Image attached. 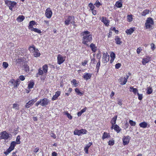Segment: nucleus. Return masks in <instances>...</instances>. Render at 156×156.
<instances>
[{"instance_id": "1", "label": "nucleus", "mask_w": 156, "mask_h": 156, "mask_svg": "<svg viewBox=\"0 0 156 156\" xmlns=\"http://www.w3.org/2000/svg\"><path fill=\"white\" fill-rule=\"evenodd\" d=\"M83 36L82 39V43L83 44L88 46V43L91 42L92 40V35L88 31H85L82 33Z\"/></svg>"}, {"instance_id": "2", "label": "nucleus", "mask_w": 156, "mask_h": 156, "mask_svg": "<svg viewBox=\"0 0 156 156\" xmlns=\"http://www.w3.org/2000/svg\"><path fill=\"white\" fill-rule=\"evenodd\" d=\"M5 4L7 5L11 11H12V8L15 5H16L17 3L14 1H8V0H5Z\"/></svg>"}, {"instance_id": "3", "label": "nucleus", "mask_w": 156, "mask_h": 156, "mask_svg": "<svg viewBox=\"0 0 156 156\" xmlns=\"http://www.w3.org/2000/svg\"><path fill=\"white\" fill-rule=\"evenodd\" d=\"M74 22V17L73 16H69L65 20V24L66 25H68L69 23H73Z\"/></svg>"}, {"instance_id": "4", "label": "nucleus", "mask_w": 156, "mask_h": 156, "mask_svg": "<svg viewBox=\"0 0 156 156\" xmlns=\"http://www.w3.org/2000/svg\"><path fill=\"white\" fill-rule=\"evenodd\" d=\"M9 135L6 131L2 132L0 133V139L7 140L9 136Z\"/></svg>"}, {"instance_id": "5", "label": "nucleus", "mask_w": 156, "mask_h": 156, "mask_svg": "<svg viewBox=\"0 0 156 156\" xmlns=\"http://www.w3.org/2000/svg\"><path fill=\"white\" fill-rule=\"evenodd\" d=\"M87 132V130L84 129H82L80 130L76 129L74 131V134L75 135L80 136L82 134H86Z\"/></svg>"}, {"instance_id": "6", "label": "nucleus", "mask_w": 156, "mask_h": 156, "mask_svg": "<svg viewBox=\"0 0 156 156\" xmlns=\"http://www.w3.org/2000/svg\"><path fill=\"white\" fill-rule=\"evenodd\" d=\"M20 79H17L16 80L14 79L11 80L9 83L14 86L13 88L17 87L19 86L20 83Z\"/></svg>"}, {"instance_id": "7", "label": "nucleus", "mask_w": 156, "mask_h": 156, "mask_svg": "<svg viewBox=\"0 0 156 156\" xmlns=\"http://www.w3.org/2000/svg\"><path fill=\"white\" fill-rule=\"evenodd\" d=\"M65 57L62 56V55L59 54L57 56V63L59 64L62 63L65 61Z\"/></svg>"}, {"instance_id": "8", "label": "nucleus", "mask_w": 156, "mask_h": 156, "mask_svg": "<svg viewBox=\"0 0 156 156\" xmlns=\"http://www.w3.org/2000/svg\"><path fill=\"white\" fill-rule=\"evenodd\" d=\"M130 138L129 136L123 137L122 138L123 144L124 145H126L129 143Z\"/></svg>"}, {"instance_id": "9", "label": "nucleus", "mask_w": 156, "mask_h": 156, "mask_svg": "<svg viewBox=\"0 0 156 156\" xmlns=\"http://www.w3.org/2000/svg\"><path fill=\"white\" fill-rule=\"evenodd\" d=\"M52 13V12L50 8H48L46 9L45 15L47 18H51Z\"/></svg>"}, {"instance_id": "10", "label": "nucleus", "mask_w": 156, "mask_h": 156, "mask_svg": "<svg viewBox=\"0 0 156 156\" xmlns=\"http://www.w3.org/2000/svg\"><path fill=\"white\" fill-rule=\"evenodd\" d=\"M49 102V100L47 98H44L42 100L41 99V105L45 107L47 105Z\"/></svg>"}, {"instance_id": "11", "label": "nucleus", "mask_w": 156, "mask_h": 156, "mask_svg": "<svg viewBox=\"0 0 156 156\" xmlns=\"http://www.w3.org/2000/svg\"><path fill=\"white\" fill-rule=\"evenodd\" d=\"M103 62L104 63H105L109 60V56L107 54L104 53L103 56Z\"/></svg>"}, {"instance_id": "12", "label": "nucleus", "mask_w": 156, "mask_h": 156, "mask_svg": "<svg viewBox=\"0 0 156 156\" xmlns=\"http://www.w3.org/2000/svg\"><path fill=\"white\" fill-rule=\"evenodd\" d=\"M119 81L120 82L121 85H124L127 82V79L125 77H122L119 80Z\"/></svg>"}, {"instance_id": "13", "label": "nucleus", "mask_w": 156, "mask_h": 156, "mask_svg": "<svg viewBox=\"0 0 156 156\" xmlns=\"http://www.w3.org/2000/svg\"><path fill=\"white\" fill-rule=\"evenodd\" d=\"M61 92L59 91H57L55 94L52 97L51 100L54 101L57 99L58 97L60 95Z\"/></svg>"}, {"instance_id": "14", "label": "nucleus", "mask_w": 156, "mask_h": 156, "mask_svg": "<svg viewBox=\"0 0 156 156\" xmlns=\"http://www.w3.org/2000/svg\"><path fill=\"white\" fill-rule=\"evenodd\" d=\"M91 76V74L86 73H84L83 75V78L84 79L87 80L89 79H90Z\"/></svg>"}, {"instance_id": "15", "label": "nucleus", "mask_w": 156, "mask_h": 156, "mask_svg": "<svg viewBox=\"0 0 156 156\" xmlns=\"http://www.w3.org/2000/svg\"><path fill=\"white\" fill-rule=\"evenodd\" d=\"M117 118V115H115L114 117H113L111 120V123L112 124V126L111 129H113V128L114 126L116 123V121Z\"/></svg>"}, {"instance_id": "16", "label": "nucleus", "mask_w": 156, "mask_h": 156, "mask_svg": "<svg viewBox=\"0 0 156 156\" xmlns=\"http://www.w3.org/2000/svg\"><path fill=\"white\" fill-rule=\"evenodd\" d=\"M90 47L91 50L94 52H95L97 50V47H96L95 44L93 43H91L90 45Z\"/></svg>"}, {"instance_id": "17", "label": "nucleus", "mask_w": 156, "mask_h": 156, "mask_svg": "<svg viewBox=\"0 0 156 156\" xmlns=\"http://www.w3.org/2000/svg\"><path fill=\"white\" fill-rule=\"evenodd\" d=\"M110 136L109 133L106 132H104L102 135V138L104 140L105 138H109Z\"/></svg>"}, {"instance_id": "18", "label": "nucleus", "mask_w": 156, "mask_h": 156, "mask_svg": "<svg viewBox=\"0 0 156 156\" xmlns=\"http://www.w3.org/2000/svg\"><path fill=\"white\" fill-rule=\"evenodd\" d=\"M40 55V53L39 52V50L37 48L34 51V55L35 57H38Z\"/></svg>"}, {"instance_id": "19", "label": "nucleus", "mask_w": 156, "mask_h": 156, "mask_svg": "<svg viewBox=\"0 0 156 156\" xmlns=\"http://www.w3.org/2000/svg\"><path fill=\"white\" fill-rule=\"evenodd\" d=\"M148 124L147 123L145 122H142L139 124V126L142 128H146Z\"/></svg>"}, {"instance_id": "20", "label": "nucleus", "mask_w": 156, "mask_h": 156, "mask_svg": "<svg viewBox=\"0 0 156 156\" xmlns=\"http://www.w3.org/2000/svg\"><path fill=\"white\" fill-rule=\"evenodd\" d=\"M114 130L116 131V132L118 133L120 132L121 129L119 128V126L117 125L116 124L114 126Z\"/></svg>"}, {"instance_id": "21", "label": "nucleus", "mask_w": 156, "mask_h": 156, "mask_svg": "<svg viewBox=\"0 0 156 156\" xmlns=\"http://www.w3.org/2000/svg\"><path fill=\"white\" fill-rule=\"evenodd\" d=\"M134 31V30L132 28H131L128 30H127L126 31V33L127 34L130 35Z\"/></svg>"}, {"instance_id": "22", "label": "nucleus", "mask_w": 156, "mask_h": 156, "mask_svg": "<svg viewBox=\"0 0 156 156\" xmlns=\"http://www.w3.org/2000/svg\"><path fill=\"white\" fill-rule=\"evenodd\" d=\"M120 40V38L118 36H116L115 38L116 43L118 44H120L122 42Z\"/></svg>"}, {"instance_id": "23", "label": "nucleus", "mask_w": 156, "mask_h": 156, "mask_svg": "<svg viewBox=\"0 0 156 156\" xmlns=\"http://www.w3.org/2000/svg\"><path fill=\"white\" fill-rule=\"evenodd\" d=\"M24 18L23 16L20 15L17 18V20L19 22H21L24 20Z\"/></svg>"}, {"instance_id": "24", "label": "nucleus", "mask_w": 156, "mask_h": 156, "mask_svg": "<svg viewBox=\"0 0 156 156\" xmlns=\"http://www.w3.org/2000/svg\"><path fill=\"white\" fill-rule=\"evenodd\" d=\"M149 61V58H144L143 59L142 63L143 65H145Z\"/></svg>"}, {"instance_id": "25", "label": "nucleus", "mask_w": 156, "mask_h": 156, "mask_svg": "<svg viewBox=\"0 0 156 156\" xmlns=\"http://www.w3.org/2000/svg\"><path fill=\"white\" fill-rule=\"evenodd\" d=\"M146 22L147 23V24L150 23L151 24V25H153L154 24V21L153 19L151 18H148Z\"/></svg>"}, {"instance_id": "26", "label": "nucleus", "mask_w": 156, "mask_h": 156, "mask_svg": "<svg viewBox=\"0 0 156 156\" xmlns=\"http://www.w3.org/2000/svg\"><path fill=\"white\" fill-rule=\"evenodd\" d=\"M150 12V10L148 9H146L144 10L141 13V15L142 16H145L146 15L148 14Z\"/></svg>"}, {"instance_id": "27", "label": "nucleus", "mask_w": 156, "mask_h": 156, "mask_svg": "<svg viewBox=\"0 0 156 156\" xmlns=\"http://www.w3.org/2000/svg\"><path fill=\"white\" fill-rule=\"evenodd\" d=\"M43 73V71L41 69V68H40L38 71V72L36 76L37 77L39 76L42 75Z\"/></svg>"}, {"instance_id": "28", "label": "nucleus", "mask_w": 156, "mask_h": 156, "mask_svg": "<svg viewBox=\"0 0 156 156\" xmlns=\"http://www.w3.org/2000/svg\"><path fill=\"white\" fill-rule=\"evenodd\" d=\"M48 66L47 64H45L43 66V69L44 73H47L48 71Z\"/></svg>"}, {"instance_id": "29", "label": "nucleus", "mask_w": 156, "mask_h": 156, "mask_svg": "<svg viewBox=\"0 0 156 156\" xmlns=\"http://www.w3.org/2000/svg\"><path fill=\"white\" fill-rule=\"evenodd\" d=\"M34 83L33 80H31L28 84V87L29 89H31L33 87Z\"/></svg>"}, {"instance_id": "30", "label": "nucleus", "mask_w": 156, "mask_h": 156, "mask_svg": "<svg viewBox=\"0 0 156 156\" xmlns=\"http://www.w3.org/2000/svg\"><path fill=\"white\" fill-rule=\"evenodd\" d=\"M33 104L30 101L27 103H26L25 106L26 108H28L32 106Z\"/></svg>"}, {"instance_id": "31", "label": "nucleus", "mask_w": 156, "mask_h": 156, "mask_svg": "<svg viewBox=\"0 0 156 156\" xmlns=\"http://www.w3.org/2000/svg\"><path fill=\"white\" fill-rule=\"evenodd\" d=\"M101 21L105 24L106 25H108V20H106V18L104 17H102Z\"/></svg>"}, {"instance_id": "32", "label": "nucleus", "mask_w": 156, "mask_h": 156, "mask_svg": "<svg viewBox=\"0 0 156 156\" xmlns=\"http://www.w3.org/2000/svg\"><path fill=\"white\" fill-rule=\"evenodd\" d=\"M16 144L15 141H12L11 142L10 147L11 148H12V149H14Z\"/></svg>"}, {"instance_id": "33", "label": "nucleus", "mask_w": 156, "mask_h": 156, "mask_svg": "<svg viewBox=\"0 0 156 156\" xmlns=\"http://www.w3.org/2000/svg\"><path fill=\"white\" fill-rule=\"evenodd\" d=\"M127 20L129 22H131L133 20V17L132 15H128L127 16Z\"/></svg>"}, {"instance_id": "34", "label": "nucleus", "mask_w": 156, "mask_h": 156, "mask_svg": "<svg viewBox=\"0 0 156 156\" xmlns=\"http://www.w3.org/2000/svg\"><path fill=\"white\" fill-rule=\"evenodd\" d=\"M75 90L76 93L78 95L80 96H82L83 94V93L80 92L79 89L77 88H76Z\"/></svg>"}, {"instance_id": "35", "label": "nucleus", "mask_w": 156, "mask_h": 156, "mask_svg": "<svg viewBox=\"0 0 156 156\" xmlns=\"http://www.w3.org/2000/svg\"><path fill=\"white\" fill-rule=\"evenodd\" d=\"M100 66V60H98V62L97 63L96 66V69L97 70V73L98 72L99 69V67Z\"/></svg>"}, {"instance_id": "36", "label": "nucleus", "mask_w": 156, "mask_h": 156, "mask_svg": "<svg viewBox=\"0 0 156 156\" xmlns=\"http://www.w3.org/2000/svg\"><path fill=\"white\" fill-rule=\"evenodd\" d=\"M115 5L118 8H121L122 7V4L121 2L117 1Z\"/></svg>"}, {"instance_id": "37", "label": "nucleus", "mask_w": 156, "mask_h": 156, "mask_svg": "<svg viewBox=\"0 0 156 156\" xmlns=\"http://www.w3.org/2000/svg\"><path fill=\"white\" fill-rule=\"evenodd\" d=\"M24 59L21 58H19L16 60V63H17L21 64L22 63L24 62Z\"/></svg>"}, {"instance_id": "38", "label": "nucleus", "mask_w": 156, "mask_h": 156, "mask_svg": "<svg viewBox=\"0 0 156 156\" xmlns=\"http://www.w3.org/2000/svg\"><path fill=\"white\" fill-rule=\"evenodd\" d=\"M31 30L32 31H34L39 34L41 33V31L40 30L36 28H32V29H31Z\"/></svg>"}, {"instance_id": "39", "label": "nucleus", "mask_w": 156, "mask_h": 156, "mask_svg": "<svg viewBox=\"0 0 156 156\" xmlns=\"http://www.w3.org/2000/svg\"><path fill=\"white\" fill-rule=\"evenodd\" d=\"M152 89L151 87H147V93L148 94H150L152 92Z\"/></svg>"}, {"instance_id": "40", "label": "nucleus", "mask_w": 156, "mask_h": 156, "mask_svg": "<svg viewBox=\"0 0 156 156\" xmlns=\"http://www.w3.org/2000/svg\"><path fill=\"white\" fill-rule=\"evenodd\" d=\"M36 49L34 45H33L32 47L30 46L29 48V50L31 52L34 51Z\"/></svg>"}, {"instance_id": "41", "label": "nucleus", "mask_w": 156, "mask_h": 156, "mask_svg": "<svg viewBox=\"0 0 156 156\" xmlns=\"http://www.w3.org/2000/svg\"><path fill=\"white\" fill-rule=\"evenodd\" d=\"M129 122L131 126H134L136 124V122L132 120H130Z\"/></svg>"}, {"instance_id": "42", "label": "nucleus", "mask_w": 156, "mask_h": 156, "mask_svg": "<svg viewBox=\"0 0 156 156\" xmlns=\"http://www.w3.org/2000/svg\"><path fill=\"white\" fill-rule=\"evenodd\" d=\"M20 136H18L16 137V143L17 144H20Z\"/></svg>"}, {"instance_id": "43", "label": "nucleus", "mask_w": 156, "mask_h": 156, "mask_svg": "<svg viewBox=\"0 0 156 156\" xmlns=\"http://www.w3.org/2000/svg\"><path fill=\"white\" fill-rule=\"evenodd\" d=\"M13 150V149H12V148H11L9 147V148L6 151L4 152V154H7Z\"/></svg>"}, {"instance_id": "44", "label": "nucleus", "mask_w": 156, "mask_h": 156, "mask_svg": "<svg viewBox=\"0 0 156 156\" xmlns=\"http://www.w3.org/2000/svg\"><path fill=\"white\" fill-rule=\"evenodd\" d=\"M13 150V149H12V148H11L9 147V148L6 151L4 152V154H7Z\"/></svg>"}, {"instance_id": "45", "label": "nucleus", "mask_w": 156, "mask_h": 156, "mask_svg": "<svg viewBox=\"0 0 156 156\" xmlns=\"http://www.w3.org/2000/svg\"><path fill=\"white\" fill-rule=\"evenodd\" d=\"M88 5L90 8V9L91 10H93L94 9V8L95 7L93 5L92 3H90V4H89Z\"/></svg>"}, {"instance_id": "46", "label": "nucleus", "mask_w": 156, "mask_h": 156, "mask_svg": "<svg viewBox=\"0 0 156 156\" xmlns=\"http://www.w3.org/2000/svg\"><path fill=\"white\" fill-rule=\"evenodd\" d=\"M94 5L96 6L97 7H99L101 5V3L98 0H97Z\"/></svg>"}, {"instance_id": "47", "label": "nucleus", "mask_w": 156, "mask_h": 156, "mask_svg": "<svg viewBox=\"0 0 156 156\" xmlns=\"http://www.w3.org/2000/svg\"><path fill=\"white\" fill-rule=\"evenodd\" d=\"M23 67L24 69V70L27 72V71H29V67L27 65L25 64L23 66Z\"/></svg>"}, {"instance_id": "48", "label": "nucleus", "mask_w": 156, "mask_h": 156, "mask_svg": "<svg viewBox=\"0 0 156 156\" xmlns=\"http://www.w3.org/2000/svg\"><path fill=\"white\" fill-rule=\"evenodd\" d=\"M64 114L66 115L67 117L69 118L70 119H72V116L71 115L68 113L67 112H65L64 113Z\"/></svg>"}, {"instance_id": "49", "label": "nucleus", "mask_w": 156, "mask_h": 156, "mask_svg": "<svg viewBox=\"0 0 156 156\" xmlns=\"http://www.w3.org/2000/svg\"><path fill=\"white\" fill-rule=\"evenodd\" d=\"M3 67L5 69H6L8 66V63L5 62H3Z\"/></svg>"}, {"instance_id": "50", "label": "nucleus", "mask_w": 156, "mask_h": 156, "mask_svg": "<svg viewBox=\"0 0 156 156\" xmlns=\"http://www.w3.org/2000/svg\"><path fill=\"white\" fill-rule=\"evenodd\" d=\"M13 107L14 108L16 109H19V105L16 104H13Z\"/></svg>"}, {"instance_id": "51", "label": "nucleus", "mask_w": 156, "mask_h": 156, "mask_svg": "<svg viewBox=\"0 0 156 156\" xmlns=\"http://www.w3.org/2000/svg\"><path fill=\"white\" fill-rule=\"evenodd\" d=\"M137 94L138 95V98L139 100H141L143 98V95L142 94H140L139 93H137Z\"/></svg>"}, {"instance_id": "52", "label": "nucleus", "mask_w": 156, "mask_h": 156, "mask_svg": "<svg viewBox=\"0 0 156 156\" xmlns=\"http://www.w3.org/2000/svg\"><path fill=\"white\" fill-rule=\"evenodd\" d=\"M146 27L147 28H150L151 27L152 25H151V24L150 23L147 24V23L146 22L145 23Z\"/></svg>"}, {"instance_id": "53", "label": "nucleus", "mask_w": 156, "mask_h": 156, "mask_svg": "<svg viewBox=\"0 0 156 156\" xmlns=\"http://www.w3.org/2000/svg\"><path fill=\"white\" fill-rule=\"evenodd\" d=\"M101 54L99 52L97 55V59H98V60H100V58L101 57Z\"/></svg>"}, {"instance_id": "54", "label": "nucleus", "mask_w": 156, "mask_h": 156, "mask_svg": "<svg viewBox=\"0 0 156 156\" xmlns=\"http://www.w3.org/2000/svg\"><path fill=\"white\" fill-rule=\"evenodd\" d=\"M121 66V64L120 63H118L116 64L115 65V68L116 69H119Z\"/></svg>"}, {"instance_id": "55", "label": "nucleus", "mask_w": 156, "mask_h": 156, "mask_svg": "<svg viewBox=\"0 0 156 156\" xmlns=\"http://www.w3.org/2000/svg\"><path fill=\"white\" fill-rule=\"evenodd\" d=\"M115 54L114 52H112L111 53L110 55V57L112 58H113V59H114L115 58Z\"/></svg>"}, {"instance_id": "56", "label": "nucleus", "mask_w": 156, "mask_h": 156, "mask_svg": "<svg viewBox=\"0 0 156 156\" xmlns=\"http://www.w3.org/2000/svg\"><path fill=\"white\" fill-rule=\"evenodd\" d=\"M114 144V141L109 140L108 142V144L111 146H112Z\"/></svg>"}, {"instance_id": "57", "label": "nucleus", "mask_w": 156, "mask_h": 156, "mask_svg": "<svg viewBox=\"0 0 156 156\" xmlns=\"http://www.w3.org/2000/svg\"><path fill=\"white\" fill-rule=\"evenodd\" d=\"M76 80L75 79H73L72 81H71L72 83H73V84L75 85V87H76L77 86V83H76Z\"/></svg>"}, {"instance_id": "58", "label": "nucleus", "mask_w": 156, "mask_h": 156, "mask_svg": "<svg viewBox=\"0 0 156 156\" xmlns=\"http://www.w3.org/2000/svg\"><path fill=\"white\" fill-rule=\"evenodd\" d=\"M36 24L35 22L34 21H31L30 22L29 24L31 26H33Z\"/></svg>"}, {"instance_id": "59", "label": "nucleus", "mask_w": 156, "mask_h": 156, "mask_svg": "<svg viewBox=\"0 0 156 156\" xmlns=\"http://www.w3.org/2000/svg\"><path fill=\"white\" fill-rule=\"evenodd\" d=\"M138 90L136 88H134L132 91L135 94L136 93H138Z\"/></svg>"}, {"instance_id": "60", "label": "nucleus", "mask_w": 156, "mask_h": 156, "mask_svg": "<svg viewBox=\"0 0 156 156\" xmlns=\"http://www.w3.org/2000/svg\"><path fill=\"white\" fill-rule=\"evenodd\" d=\"M37 98H35L32 99L30 101L33 104H34V103L37 101Z\"/></svg>"}, {"instance_id": "61", "label": "nucleus", "mask_w": 156, "mask_h": 156, "mask_svg": "<svg viewBox=\"0 0 156 156\" xmlns=\"http://www.w3.org/2000/svg\"><path fill=\"white\" fill-rule=\"evenodd\" d=\"M20 80L23 81L25 80V77L23 76H19Z\"/></svg>"}, {"instance_id": "62", "label": "nucleus", "mask_w": 156, "mask_h": 156, "mask_svg": "<svg viewBox=\"0 0 156 156\" xmlns=\"http://www.w3.org/2000/svg\"><path fill=\"white\" fill-rule=\"evenodd\" d=\"M51 136L54 139H55L56 137L55 134L53 133H51Z\"/></svg>"}, {"instance_id": "63", "label": "nucleus", "mask_w": 156, "mask_h": 156, "mask_svg": "<svg viewBox=\"0 0 156 156\" xmlns=\"http://www.w3.org/2000/svg\"><path fill=\"white\" fill-rule=\"evenodd\" d=\"M118 104L119 105H122V101L120 99H119L118 100Z\"/></svg>"}, {"instance_id": "64", "label": "nucleus", "mask_w": 156, "mask_h": 156, "mask_svg": "<svg viewBox=\"0 0 156 156\" xmlns=\"http://www.w3.org/2000/svg\"><path fill=\"white\" fill-rule=\"evenodd\" d=\"M41 99L39 101H38L36 104L35 105L36 106H37L39 104L41 105Z\"/></svg>"}]
</instances>
